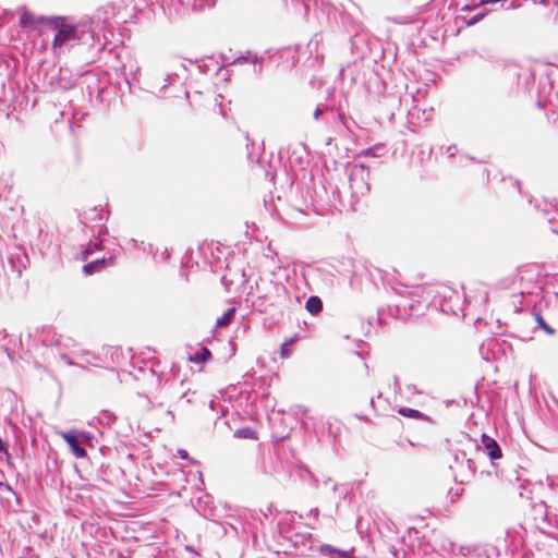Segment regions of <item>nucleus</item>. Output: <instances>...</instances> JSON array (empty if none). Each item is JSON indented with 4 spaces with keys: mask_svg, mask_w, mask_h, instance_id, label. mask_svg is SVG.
I'll use <instances>...</instances> for the list:
<instances>
[{
    "mask_svg": "<svg viewBox=\"0 0 558 558\" xmlns=\"http://www.w3.org/2000/svg\"><path fill=\"white\" fill-rule=\"evenodd\" d=\"M354 354L357 355L359 357L364 359L362 351H354Z\"/></svg>",
    "mask_w": 558,
    "mask_h": 558,
    "instance_id": "62",
    "label": "nucleus"
},
{
    "mask_svg": "<svg viewBox=\"0 0 558 558\" xmlns=\"http://www.w3.org/2000/svg\"><path fill=\"white\" fill-rule=\"evenodd\" d=\"M19 22L22 28L28 31L54 29L60 24L59 15H37L25 8L19 10Z\"/></svg>",
    "mask_w": 558,
    "mask_h": 558,
    "instance_id": "3",
    "label": "nucleus"
},
{
    "mask_svg": "<svg viewBox=\"0 0 558 558\" xmlns=\"http://www.w3.org/2000/svg\"><path fill=\"white\" fill-rule=\"evenodd\" d=\"M233 436L238 439H250V440H255L258 438L257 432L250 426H244V427L238 428L234 432Z\"/></svg>",
    "mask_w": 558,
    "mask_h": 558,
    "instance_id": "25",
    "label": "nucleus"
},
{
    "mask_svg": "<svg viewBox=\"0 0 558 558\" xmlns=\"http://www.w3.org/2000/svg\"><path fill=\"white\" fill-rule=\"evenodd\" d=\"M340 194V191L338 189V186L335 187V190L332 191V195L333 197H336V195H339Z\"/></svg>",
    "mask_w": 558,
    "mask_h": 558,
    "instance_id": "60",
    "label": "nucleus"
},
{
    "mask_svg": "<svg viewBox=\"0 0 558 558\" xmlns=\"http://www.w3.org/2000/svg\"><path fill=\"white\" fill-rule=\"evenodd\" d=\"M108 235H109V230H108L107 226H106L105 223H102V225L99 227L98 231H97L96 239H97V240H104V241H105V240L107 239V236H108Z\"/></svg>",
    "mask_w": 558,
    "mask_h": 558,
    "instance_id": "38",
    "label": "nucleus"
},
{
    "mask_svg": "<svg viewBox=\"0 0 558 558\" xmlns=\"http://www.w3.org/2000/svg\"><path fill=\"white\" fill-rule=\"evenodd\" d=\"M221 283L226 287V289L228 290L229 289V286L232 283L231 280H228L226 276H222L221 277Z\"/></svg>",
    "mask_w": 558,
    "mask_h": 558,
    "instance_id": "49",
    "label": "nucleus"
},
{
    "mask_svg": "<svg viewBox=\"0 0 558 558\" xmlns=\"http://www.w3.org/2000/svg\"><path fill=\"white\" fill-rule=\"evenodd\" d=\"M110 451H111V449H110L109 447H107V446H104V445H102V446H100V447L98 448V452H99L102 457H105V456H106L108 452H110Z\"/></svg>",
    "mask_w": 558,
    "mask_h": 558,
    "instance_id": "46",
    "label": "nucleus"
},
{
    "mask_svg": "<svg viewBox=\"0 0 558 558\" xmlns=\"http://www.w3.org/2000/svg\"><path fill=\"white\" fill-rule=\"evenodd\" d=\"M312 550H316L322 557L338 558L344 555V549L330 544H319L316 548L310 546Z\"/></svg>",
    "mask_w": 558,
    "mask_h": 558,
    "instance_id": "12",
    "label": "nucleus"
},
{
    "mask_svg": "<svg viewBox=\"0 0 558 558\" xmlns=\"http://www.w3.org/2000/svg\"><path fill=\"white\" fill-rule=\"evenodd\" d=\"M352 187V197L357 194L365 195L371 191V169L364 163H355L352 173L349 177Z\"/></svg>",
    "mask_w": 558,
    "mask_h": 558,
    "instance_id": "6",
    "label": "nucleus"
},
{
    "mask_svg": "<svg viewBox=\"0 0 558 558\" xmlns=\"http://www.w3.org/2000/svg\"><path fill=\"white\" fill-rule=\"evenodd\" d=\"M62 359L65 360L66 364H69V365L73 364L72 360L68 355L63 354Z\"/></svg>",
    "mask_w": 558,
    "mask_h": 558,
    "instance_id": "54",
    "label": "nucleus"
},
{
    "mask_svg": "<svg viewBox=\"0 0 558 558\" xmlns=\"http://www.w3.org/2000/svg\"><path fill=\"white\" fill-rule=\"evenodd\" d=\"M218 61L214 57H206L201 60L197 68L201 73L203 74H209L211 71H216L218 68Z\"/></svg>",
    "mask_w": 558,
    "mask_h": 558,
    "instance_id": "23",
    "label": "nucleus"
},
{
    "mask_svg": "<svg viewBox=\"0 0 558 558\" xmlns=\"http://www.w3.org/2000/svg\"><path fill=\"white\" fill-rule=\"evenodd\" d=\"M487 347H488V342H483L481 345H480V353L482 355V359L485 360V361H490V360H495L496 356H493V350H487Z\"/></svg>",
    "mask_w": 558,
    "mask_h": 558,
    "instance_id": "32",
    "label": "nucleus"
},
{
    "mask_svg": "<svg viewBox=\"0 0 558 558\" xmlns=\"http://www.w3.org/2000/svg\"><path fill=\"white\" fill-rule=\"evenodd\" d=\"M514 185L518 187V190H520L521 182H520L519 180H515V181H514Z\"/></svg>",
    "mask_w": 558,
    "mask_h": 558,
    "instance_id": "64",
    "label": "nucleus"
},
{
    "mask_svg": "<svg viewBox=\"0 0 558 558\" xmlns=\"http://www.w3.org/2000/svg\"><path fill=\"white\" fill-rule=\"evenodd\" d=\"M177 77H178L177 73H169V74L166 75L165 81L168 82V84H170L171 81L177 78Z\"/></svg>",
    "mask_w": 558,
    "mask_h": 558,
    "instance_id": "50",
    "label": "nucleus"
},
{
    "mask_svg": "<svg viewBox=\"0 0 558 558\" xmlns=\"http://www.w3.org/2000/svg\"><path fill=\"white\" fill-rule=\"evenodd\" d=\"M92 24L90 17H84L78 23H69L63 16H60V24L52 29L54 32L53 46L94 43L96 33Z\"/></svg>",
    "mask_w": 558,
    "mask_h": 558,
    "instance_id": "1",
    "label": "nucleus"
},
{
    "mask_svg": "<svg viewBox=\"0 0 558 558\" xmlns=\"http://www.w3.org/2000/svg\"><path fill=\"white\" fill-rule=\"evenodd\" d=\"M300 339L299 332H295L290 338L286 339L280 344V356L282 359H289L293 353V344L296 343Z\"/></svg>",
    "mask_w": 558,
    "mask_h": 558,
    "instance_id": "18",
    "label": "nucleus"
},
{
    "mask_svg": "<svg viewBox=\"0 0 558 558\" xmlns=\"http://www.w3.org/2000/svg\"><path fill=\"white\" fill-rule=\"evenodd\" d=\"M303 539H304V541H311V539H313V534L307 533L305 536H303Z\"/></svg>",
    "mask_w": 558,
    "mask_h": 558,
    "instance_id": "55",
    "label": "nucleus"
},
{
    "mask_svg": "<svg viewBox=\"0 0 558 558\" xmlns=\"http://www.w3.org/2000/svg\"><path fill=\"white\" fill-rule=\"evenodd\" d=\"M69 447L70 452L76 459H88L87 450L81 444V438L77 435V428H70L59 433Z\"/></svg>",
    "mask_w": 558,
    "mask_h": 558,
    "instance_id": "7",
    "label": "nucleus"
},
{
    "mask_svg": "<svg viewBox=\"0 0 558 558\" xmlns=\"http://www.w3.org/2000/svg\"><path fill=\"white\" fill-rule=\"evenodd\" d=\"M77 435L81 438V444H83L85 449H95L96 445L98 444V439L95 434L88 430L77 429Z\"/></svg>",
    "mask_w": 558,
    "mask_h": 558,
    "instance_id": "19",
    "label": "nucleus"
},
{
    "mask_svg": "<svg viewBox=\"0 0 558 558\" xmlns=\"http://www.w3.org/2000/svg\"><path fill=\"white\" fill-rule=\"evenodd\" d=\"M109 469V465H106L105 463H100L99 471L104 474H107V470Z\"/></svg>",
    "mask_w": 558,
    "mask_h": 558,
    "instance_id": "53",
    "label": "nucleus"
},
{
    "mask_svg": "<svg viewBox=\"0 0 558 558\" xmlns=\"http://www.w3.org/2000/svg\"><path fill=\"white\" fill-rule=\"evenodd\" d=\"M116 420H117V415L109 410H102L98 417V421L105 425H111L112 423L116 422Z\"/></svg>",
    "mask_w": 558,
    "mask_h": 558,
    "instance_id": "30",
    "label": "nucleus"
},
{
    "mask_svg": "<svg viewBox=\"0 0 558 558\" xmlns=\"http://www.w3.org/2000/svg\"><path fill=\"white\" fill-rule=\"evenodd\" d=\"M40 341L45 347L58 345L60 342L57 333L51 328L43 329Z\"/></svg>",
    "mask_w": 558,
    "mask_h": 558,
    "instance_id": "24",
    "label": "nucleus"
},
{
    "mask_svg": "<svg viewBox=\"0 0 558 558\" xmlns=\"http://www.w3.org/2000/svg\"><path fill=\"white\" fill-rule=\"evenodd\" d=\"M386 153V145L384 143H376L371 147L362 149L357 157L377 158L384 156Z\"/></svg>",
    "mask_w": 558,
    "mask_h": 558,
    "instance_id": "14",
    "label": "nucleus"
},
{
    "mask_svg": "<svg viewBox=\"0 0 558 558\" xmlns=\"http://www.w3.org/2000/svg\"><path fill=\"white\" fill-rule=\"evenodd\" d=\"M255 56H258L256 52H253L251 50H247L244 53H240L236 58H234L231 62L227 63V58L225 54H220V58L222 59V64L216 69V75H218L222 70H226V76L223 80L229 78V73L227 68L229 65H236V64H244V63H252V59H254Z\"/></svg>",
    "mask_w": 558,
    "mask_h": 558,
    "instance_id": "9",
    "label": "nucleus"
},
{
    "mask_svg": "<svg viewBox=\"0 0 558 558\" xmlns=\"http://www.w3.org/2000/svg\"><path fill=\"white\" fill-rule=\"evenodd\" d=\"M393 380H395V385H396V387L400 388V384H399V378H398V376H395V377H393Z\"/></svg>",
    "mask_w": 558,
    "mask_h": 558,
    "instance_id": "61",
    "label": "nucleus"
},
{
    "mask_svg": "<svg viewBox=\"0 0 558 558\" xmlns=\"http://www.w3.org/2000/svg\"><path fill=\"white\" fill-rule=\"evenodd\" d=\"M8 263L11 268V271L16 272L17 277H21L23 269H25V264L20 254H10L8 257Z\"/></svg>",
    "mask_w": 558,
    "mask_h": 558,
    "instance_id": "20",
    "label": "nucleus"
},
{
    "mask_svg": "<svg viewBox=\"0 0 558 558\" xmlns=\"http://www.w3.org/2000/svg\"><path fill=\"white\" fill-rule=\"evenodd\" d=\"M0 489H3L5 492H9L11 494H13L15 496V499H16V502L20 505L21 504V497L17 495V493L13 489V487L11 486V484H9L8 482H0Z\"/></svg>",
    "mask_w": 558,
    "mask_h": 558,
    "instance_id": "34",
    "label": "nucleus"
},
{
    "mask_svg": "<svg viewBox=\"0 0 558 558\" xmlns=\"http://www.w3.org/2000/svg\"><path fill=\"white\" fill-rule=\"evenodd\" d=\"M114 263V255H111L109 257H100L96 258L92 262H88L83 265V272L85 275H93L95 272H98L107 267L112 266Z\"/></svg>",
    "mask_w": 558,
    "mask_h": 558,
    "instance_id": "10",
    "label": "nucleus"
},
{
    "mask_svg": "<svg viewBox=\"0 0 558 558\" xmlns=\"http://www.w3.org/2000/svg\"><path fill=\"white\" fill-rule=\"evenodd\" d=\"M160 255H161V258H162L163 262H168L170 259V256H171V254H170V252H169V250L167 247L161 252Z\"/></svg>",
    "mask_w": 558,
    "mask_h": 558,
    "instance_id": "45",
    "label": "nucleus"
},
{
    "mask_svg": "<svg viewBox=\"0 0 558 558\" xmlns=\"http://www.w3.org/2000/svg\"><path fill=\"white\" fill-rule=\"evenodd\" d=\"M308 517H313L316 521L318 520V515H319V509L318 508H313L308 511L307 513Z\"/></svg>",
    "mask_w": 558,
    "mask_h": 558,
    "instance_id": "44",
    "label": "nucleus"
},
{
    "mask_svg": "<svg viewBox=\"0 0 558 558\" xmlns=\"http://www.w3.org/2000/svg\"><path fill=\"white\" fill-rule=\"evenodd\" d=\"M267 303H264L262 300L259 301V295L256 298V300L253 302V306L259 312V313H266L267 306H269Z\"/></svg>",
    "mask_w": 558,
    "mask_h": 558,
    "instance_id": "37",
    "label": "nucleus"
},
{
    "mask_svg": "<svg viewBox=\"0 0 558 558\" xmlns=\"http://www.w3.org/2000/svg\"><path fill=\"white\" fill-rule=\"evenodd\" d=\"M234 315H235L234 307H229L228 310H226L223 312V314L216 319V324L211 330V337L214 338L216 336V330L218 327L227 325Z\"/></svg>",
    "mask_w": 558,
    "mask_h": 558,
    "instance_id": "22",
    "label": "nucleus"
},
{
    "mask_svg": "<svg viewBox=\"0 0 558 558\" xmlns=\"http://www.w3.org/2000/svg\"><path fill=\"white\" fill-rule=\"evenodd\" d=\"M0 454H5L8 461L10 460L9 445L0 437Z\"/></svg>",
    "mask_w": 558,
    "mask_h": 558,
    "instance_id": "39",
    "label": "nucleus"
},
{
    "mask_svg": "<svg viewBox=\"0 0 558 558\" xmlns=\"http://www.w3.org/2000/svg\"><path fill=\"white\" fill-rule=\"evenodd\" d=\"M214 355L211 351L206 347H201L193 354L189 356V361L194 364L203 365L204 363L213 360Z\"/></svg>",
    "mask_w": 558,
    "mask_h": 558,
    "instance_id": "15",
    "label": "nucleus"
},
{
    "mask_svg": "<svg viewBox=\"0 0 558 558\" xmlns=\"http://www.w3.org/2000/svg\"><path fill=\"white\" fill-rule=\"evenodd\" d=\"M262 283L264 286L265 293L259 295V301L262 300L264 303L269 302V306H287L288 299L290 298L288 288L280 281L268 280L265 281L263 279Z\"/></svg>",
    "mask_w": 558,
    "mask_h": 558,
    "instance_id": "4",
    "label": "nucleus"
},
{
    "mask_svg": "<svg viewBox=\"0 0 558 558\" xmlns=\"http://www.w3.org/2000/svg\"><path fill=\"white\" fill-rule=\"evenodd\" d=\"M328 112L333 113V110L331 109L330 106H328L327 104H318L314 110L313 117L316 121H322L323 116Z\"/></svg>",
    "mask_w": 558,
    "mask_h": 558,
    "instance_id": "29",
    "label": "nucleus"
},
{
    "mask_svg": "<svg viewBox=\"0 0 558 558\" xmlns=\"http://www.w3.org/2000/svg\"><path fill=\"white\" fill-rule=\"evenodd\" d=\"M480 4H482V5L500 4V7H506L507 10L515 9L518 7L517 3L511 0H481Z\"/></svg>",
    "mask_w": 558,
    "mask_h": 558,
    "instance_id": "28",
    "label": "nucleus"
},
{
    "mask_svg": "<svg viewBox=\"0 0 558 558\" xmlns=\"http://www.w3.org/2000/svg\"><path fill=\"white\" fill-rule=\"evenodd\" d=\"M466 463H468V468L472 471V472H475V462L472 460V459H468L466 460Z\"/></svg>",
    "mask_w": 558,
    "mask_h": 558,
    "instance_id": "51",
    "label": "nucleus"
},
{
    "mask_svg": "<svg viewBox=\"0 0 558 558\" xmlns=\"http://www.w3.org/2000/svg\"><path fill=\"white\" fill-rule=\"evenodd\" d=\"M182 5H191L192 11L197 12L206 7L210 8L215 4V0H178Z\"/></svg>",
    "mask_w": 558,
    "mask_h": 558,
    "instance_id": "21",
    "label": "nucleus"
},
{
    "mask_svg": "<svg viewBox=\"0 0 558 558\" xmlns=\"http://www.w3.org/2000/svg\"><path fill=\"white\" fill-rule=\"evenodd\" d=\"M487 342V350H493V356L497 357L498 354L507 355L508 351H512L511 343L506 340L489 339Z\"/></svg>",
    "mask_w": 558,
    "mask_h": 558,
    "instance_id": "13",
    "label": "nucleus"
},
{
    "mask_svg": "<svg viewBox=\"0 0 558 558\" xmlns=\"http://www.w3.org/2000/svg\"><path fill=\"white\" fill-rule=\"evenodd\" d=\"M185 550L193 554V558H201V554L192 545H186Z\"/></svg>",
    "mask_w": 558,
    "mask_h": 558,
    "instance_id": "41",
    "label": "nucleus"
},
{
    "mask_svg": "<svg viewBox=\"0 0 558 558\" xmlns=\"http://www.w3.org/2000/svg\"><path fill=\"white\" fill-rule=\"evenodd\" d=\"M89 246L93 247L94 251H102L105 248L104 246V240H97L95 242H90Z\"/></svg>",
    "mask_w": 558,
    "mask_h": 558,
    "instance_id": "40",
    "label": "nucleus"
},
{
    "mask_svg": "<svg viewBox=\"0 0 558 558\" xmlns=\"http://www.w3.org/2000/svg\"><path fill=\"white\" fill-rule=\"evenodd\" d=\"M230 344H231V356L235 355V348L233 347V341L230 340Z\"/></svg>",
    "mask_w": 558,
    "mask_h": 558,
    "instance_id": "58",
    "label": "nucleus"
},
{
    "mask_svg": "<svg viewBox=\"0 0 558 558\" xmlns=\"http://www.w3.org/2000/svg\"><path fill=\"white\" fill-rule=\"evenodd\" d=\"M489 13V10L487 9H482L481 11H478L477 13L473 14L472 16L468 17V19H464V24L466 26H474L476 25L477 23H480L487 14Z\"/></svg>",
    "mask_w": 558,
    "mask_h": 558,
    "instance_id": "27",
    "label": "nucleus"
},
{
    "mask_svg": "<svg viewBox=\"0 0 558 558\" xmlns=\"http://www.w3.org/2000/svg\"><path fill=\"white\" fill-rule=\"evenodd\" d=\"M375 270L379 274L380 279H381L383 281H385V277L383 276L384 271H383L381 269H379V268H375Z\"/></svg>",
    "mask_w": 558,
    "mask_h": 558,
    "instance_id": "56",
    "label": "nucleus"
},
{
    "mask_svg": "<svg viewBox=\"0 0 558 558\" xmlns=\"http://www.w3.org/2000/svg\"><path fill=\"white\" fill-rule=\"evenodd\" d=\"M323 300L318 295H311L305 302V310L313 316H318L323 312Z\"/></svg>",
    "mask_w": 558,
    "mask_h": 558,
    "instance_id": "17",
    "label": "nucleus"
},
{
    "mask_svg": "<svg viewBox=\"0 0 558 558\" xmlns=\"http://www.w3.org/2000/svg\"><path fill=\"white\" fill-rule=\"evenodd\" d=\"M83 258L86 259L88 255H90V252L87 250H84L83 252Z\"/></svg>",
    "mask_w": 558,
    "mask_h": 558,
    "instance_id": "59",
    "label": "nucleus"
},
{
    "mask_svg": "<svg viewBox=\"0 0 558 558\" xmlns=\"http://www.w3.org/2000/svg\"><path fill=\"white\" fill-rule=\"evenodd\" d=\"M272 508H274V505L269 504L267 506L266 510H260L262 515L267 519L269 517V514L271 513Z\"/></svg>",
    "mask_w": 558,
    "mask_h": 558,
    "instance_id": "43",
    "label": "nucleus"
},
{
    "mask_svg": "<svg viewBox=\"0 0 558 558\" xmlns=\"http://www.w3.org/2000/svg\"><path fill=\"white\" fill-rule=\"evenodd\" d=\"M336 116L339 119V121L345 126V129L350 132L351 124L356 125V123L350 117H347L344 112L337 111Z\"/></svg>",
    "mask_w": 558,
    "mask_h": 558,
    "instance_id": "31",
    "label": "nucleus"
},
{
    "mask_svg": "<svg viewBox=\"0 0 558 558\" xmlns=\"http://www.w3.org/2000/svg\"><path fill=\"white\" fill-rule=\"evenodd\" d=\"M177 454H178V457H180L182 460H186V461H189V462H191V463H193V464L198 463V462H197V460H196V459H194V458H192V457L189 454L187 450H185V449H181V448H180V449H178V450H177Z\"/></svg>",
    "mask_w": 558,
    "mask_h": 558,
    "instance_id": "35",
    "label": "nucleus"
},
{
    "mask_svg": "<svg viewBox=\"0 0 558 558\" xmlns=\"http://www.w3.org/2000/svg\"><path fill=\"white\" fill-rule=\"evenodd\" d=\"M252 63L254 64V73L262 74L264 69V58L262 56H255L254 59H252Z\"/></svg>",
    "mask_w": 558,
    "mask_h": 558,
    "instance_id": "33",
    "label": "nucleus"
},
{
    "mask_svg": "<svg viewBox=\"0 0 558 558\" xmlns=\"http://www.w3.org/2000/svg\"><path fill=\"white\" fill-rule=\"evenodd\" d=\"M456 151H457L456 145H451L448 147L449 157H453L456 155Z\"/></svg>",
    "mask_w": 558,
    "mask_h": 558,
    "instance_id": "52",
    "label": "nucleus"
},
{
    "mask_svg": "<svg viewBox=\"0 0 558 558\" xmlns=\"http://www.w3.org/2000/svg\"><path fill=\"white\" fill-rule=\"evenodd\" d=\"M78 73H74L66 66H60L58 71H46L43 73V85L41 89L45 93L53 90H69L74 87Z\"/></svg>",
    "mask_w": 558,
    "mask_h": 558,
    "instance_id": "2",
    "label": "nucleus"
},
{
    "mask_svg": "<svg viewBox=\"0 0 558 558\" xmlns=\"http://www.w3.org/2000/svg\"><path fill=\"white\" fill-rule=\"evenodd\" d=\"M535 320L537 323V327L544 330L547 335L553 336L556 332V329L553 328L542 316L539 311L534 312Z\"/></svg>",
    "mask_w": 558,
    "mask_h": 558,
    "instance_id": "26",
    "label": "nucleus"
},
{
    "mask_svg": "<svg viewBox=\"0 0 558 558\" xmlns=\"http://www.w3.org/2000/svg\"><path fill=\"white\" fill-rule=\"evenodd\" d=\"M462 493H463V488H456V489L450 488L448 494L450 496L451 504H454L456 501H458L459 498L461 497Z\"/></svg>",
    "mask_w": 558,
    "mask_h": 558,
    "instance_id": "36",
    "label": "nucleus"
},
{
    "mask_svg": "<svg viewBox=\"0 0 558 558\" xmlns=\"http://www.w3.org/2000/svg\"><path fill=\"white\" fill-rule=\"evenodd\" d=\"M338 558H357L352 550H345L344 549V555L343 556H339Z\"/></svg>",
    "mask_w": 558,
    "mask_h": 558,
    "instance_id": "48",
    "label": "nucleus"
},
{
    "mask_svg": "<svg viewBox=\"0 0 558 558\" xmlns=\"http://www.w3.org/2000/svg\"><path fill=\"white\" fill-rule=\"evenodd\" d=\"M94 211H96V214H95V216H93V217H92V219H93V220H99V221H101V220H108V216H107V217H105V216H104V214H102V213H100V211L98 213V211L96 210V208H94Z\"/></svg>",
    "mask_w": 558,
    "mask_h": 558,
    "instance_id": "42",
    "label": "nucleus"
},
{
    "mask_svg": "<svg viewBox=\"0 0 558 558\" xmlns=\"http://www.w3.org/2000/svg\"><path fill=\"white\" fill-rule=\"evenodd\" d=\"M300 1L302 2L303 7H304L305 12H307V11H308V9H310L308 4H307V3H305V2H304V1H302V0H300Z\"/></svg>",
    "mask_w": 558,
    "mask_h": 558,
    "instance_id": "63",
    "label": "nucleus"
},
{
    "mask_svg": "<svg viewBox=\"0 0 558 558\" xmlns=\"http://www.w3.org/2000/svg\"><path fill=\"white\" fill-rule=\"evenodd\" d=\"M397 413L403 417L413 418L416 421H425L430 424L435 423V421L427 414L423 413L420 410L412 409L409 407H399Z\"/></svg>",
    "mask_w": 558,
    "mask_h": 558,
    "instance_id": "11",
    "label": "nucleus"
},
{
    "mask_svg": "<svg viewBox=\"0 0 558 558\" xmlns=\"http://www.w3.org/2000/svg\"><path fill=\"white\" fill-rule=\"evenodd\" d=\"M300 46L296 45V46H288V47H283L281 49H279V56L281 59H286V60H290L291 61V64L292 66H296L298 63L300 62V58H299V53H298V50H299Z\"/></svg>",
    "mask_w": 558,
    "mask_h": 558,
    "instance_id": "16",
    "label": "nucleus"
},
{
    "mask_svg": "<svg viewBox=\"0 0 558 558\" xmlns=\"http://www.w3.org/2000/svg\"><path fill=\"white\" fill-rule=\"evenodd\" d=\"M405 441H407L410 446H412V447H414V446H417V445H418V444H416V442L412 441L410 438H405Z\"/></svg>",
    "mask_w": 558,
    "mask_h": 558,
    "instance_id": "57",
    "label": "nucleus"
},
{
    "mask_svg": "<svg viewBox=\"0 0 558 558\" xmlns=\"http://www.w3.org/2000/svg\"><path fill=\"white\" fill-rule=\"evenodd\" d=\"M476 450H483L487 457L489 458L492 464H495L496 460L502 458V450L495 438L487 435L486 433H482L481 442H475Z\"/></svg>",
    "mask_w": 558,
    "mask_h": 558,
    "instance_id": "8",
    "label": "nucleus"
},
{
    "mask_svg": "<svg viewBox=\"0 0 558 558\" xmlns=\"http://www.w3.org/2000/svg\"><path fill=\"white\" fill-rule=\"evenodd\" d=\"M538 95L549 102L558 101V66H546L539 76Z\"/></svg>",
    "mask_w": 558,
    "mask_h": 558,
    "instance_id": "5",
    "label": "nucleus"
},
{
    "mask_svg": "<svg viewBox=\"0 0 558 558\" xmlns=\"http://www.w3.org/2000/svg\"><path fill=\"white\" fill-rule=\"evenodd\" d=\"M106 87H98V90H97V98L100 100V101H104V94L106 93Z\"/></svg>",
    "mask_w": 558,
    "mask_h": 558,
    "instance_id": "47",
    "label": "nucleus"
}]
</instances>
